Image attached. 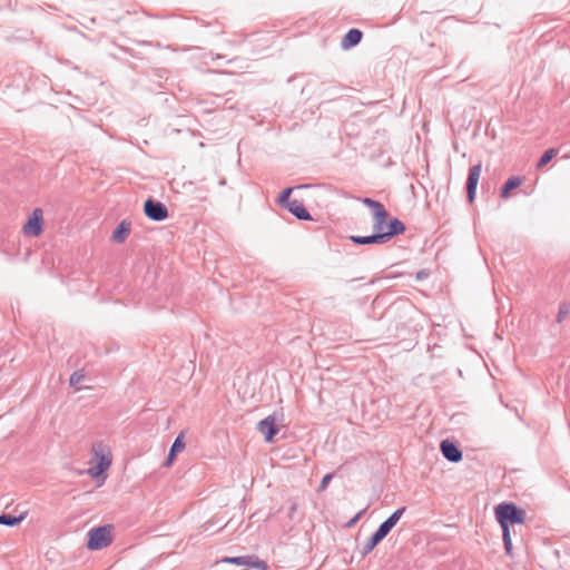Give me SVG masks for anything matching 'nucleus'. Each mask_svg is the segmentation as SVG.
Here are the masks:
<instances>
[{"label":"nucleus","instance_id":"1","mask_svg":"<svg viewBox=\"0 0 570 570\" xmlns=\"http://www.w3.org/2000/svg\"><path fill=\"white\" fill-rule=\"evenodd\" d=\"M495 519L502 529V539L507 554L511 556L512 539L510 524H523L525 522V511L514 503H500L494 510Z\"/></svg>","mask_w":570,"mask_h":570},{"label":"nucleus","instance_id":"2","mask_svg":"<svg viewBox=\"0 0 570 570\" xmlns=\"http://www.w3.org/2000/svg\"><path fill=\"white\" fill-rule=\"evenodd\" d=\"M111 530V525H101L91 529L88 532L87 548L90 550H101L108 547L112 541Z\"/></svg>","mask_w":570,"mask_h":570},{"label":"nucleus","instance_id":"3","mask_svg":"<svg viewBox=\"0 0 570 570\" xmlns=\"http://www.w3.org/2000/svg\"><path fill=\"white\" fill-rule=\"evenodd\" d=\"M145 215L154 222H163L168 217L167 207L153 198H148L144 204Z\"/></svg>","mask_w":570,"mask_h":570},{"label":"nucleus","instance_id":"4","mask_svg":"<svg viewBox=\"0 0 570 570\" xmlns=\"http://www.w3.org/2000/svg\"><path fill=\"white\" fill-rule=\"evenodd\" d=\"M43 224V212L41 208H35L31 216L22 227V232L26 236L37 237L42 232Z\"/></svg>","mask_w":570,"mask_h":570},{"label":"nucleus","instance_id":"5","mask_svg":"<svg viewBox=\"0 0 570 570\" xmlns=\"http://www.w3.org/2000/svg\"><path fill=\"white\" fill-rule=\"evenodd\" d=\"M482 165L481 163L473 165L469 169L468 179H466V195L469 203H473L475 199L476 187L479 183V178L481 175Z\"/></svg>","mask_w":570,"mask_h":570},{"label":"nucleus","instance_id":"6","mask_svg":"<svg viewBox=\"0 0 570 570\" xmlns=\"http://www.w3.org/2000/svg\"><path fill=\"white\" fill-rule=\"evenodd\" d=\"M257 430L264 435V440L266 442H272L275 435L278 433L275 416L268 415L267 417L261 420L257 424Z\"/></svg>","mask_w":570,"mask_h":570},{"label":"nucleus","instance_id":"7","mask_svg":"<svg viewBox=\"0 0 570 570\" xmlns=\"http://www.w3.org/2000/svg\"><path fill=\"white\" fill-rule=\"evenodd\" d=\"M440 450L442 455L452 463H458L462 460V451L450 440H443L440 444Z\"/></svg>","mask_w":570,"mask_h":570},{"label":"nucleus","instance_id":"8","mask_svg":"<svg viewBox=\"0 0 570 570\" xmlns=\"http://www.w3.org/2000/svg\"><path fill=\"white\" fill-rule=\"evenodd\" d=\"M386 228V232L381 234L385 243H387L394 236L403 234L405 230V225L399 218L393 217L389 220Z\"/></svg>","mask_w":570,"mask_h":570},{"label":"nucleus","instance_id":"9","mask_svg":"<svg viewBox=\"0 0 570 570\" xmlns=\"http://www.w3.org/2000/svg\"><path fill=\"white\" fill-rule=\"evenodd\" d=\"M363 38V32L360 29L353 28L350 29L341 41V47L344 50L351 49L357 46Z\"/></svg>","mask_w":570,"mask_h":570},{"label":"nucleus","instance_id":"10","mask_svg":"<svg viewBox=\"0 0 570 570\" xmlns=\"http://www.w3.org/2000/svg\"><path fill=\"white\" fill-rule=\"evenodd\" d=\"M285 209H287L291 214H293L297 219H301V220H311L312 219L309 212L305 208L303 203H301L297 199H293L287 205V207Z\"/></svg>","mask_w":570,"mask_h":570},{"label":"nucleus","instance_id":"11","mask_svg":"<svg viewBox=\"0 0 570 570\" xmlns=\"http://www.w3.org/2000/svg\"><path fill=\"white\" fill-rule=\"evenodd\" d=\"M184 432H180L174 443L171 444L170 449H169V453H168V456L164 463V466H170L177 455V453L181 452L184 449H185V441H184Z\"/></svg>","mask_w":570,"mask_h":570},{"label":"nucleus","instance_id":"12","mask_svg":"<svg viewBox=\"0 0 570 570\" xmlns=\"http://www.w3.org/2000/svg\"><path fill=\"white\" fill-rule=\"evenodd\" d=\"M131 230L130 222L121 220L112 233L111 239L117 244H122L129 236Z\"/></svg>","mask_w":570,"mask_h":570},{"label":"nucleus","instance_id":"13","mask_svg":"<svg viewBox=\"0 0 570 570\" xmlns=\"http://www.w3.org/2000/svg\"><path fill=\"white\" fill-rule=\"evenodd\" d=\"M362 203H363V205H365L366 207H370L373 210V217L377 216V219L389 217V213L382 203L374 200L370 197L363 198Z\"/></svg>","mask_w":570,"mask_h":570},{"label":"nucleus","instance_id":"14","mask_svg":"<svg viewBox=\"0 0 570 570\" xmlns=\"http://www.w3.org/2000/svg\"><path fill=\"white\" fill-rule=\"evenodd\" d=\"M350 239L356 245L385 244L381 234H372L368 236H350Z\"/></svg>","mask_w":570,"mask_h":570},{"label":"nucleus","instance_id":"15","mask_svg":"<svg viewBox=\"0 0 570 570\" xmlns=\"http://www.w3.org/2000/svg\"><path fill=\"white\" fill-rule=\"evenodd\" d=\"M522 184L521 177H510L504 185L501 187L500 196L502 198H508L510 191L518 188Z\"/></svg>","mask_w":570,"mask_h":570},{"label":"nucleus","instance_id":"16","mask_svg":"<svg viewBox=\"0 0 570 570\" xmlns=\"http://www.w3.org/2000/svg\"><path fill=\"white\" fill-rule=\"evenodd\" d=\"M254 559L255 556L226 557L223 562L250 568L253 567Z\"/></svg>","mask_w":570,"mask_h":570},{"label":"nucleus","instance_id":"17","mask_svg":"<svg viewBox=\"0 0 570 570\" xmlns=\"http://www.w3.org/2000/svg\"><path fill=\"white\" fill-rule=\"evenodd\" d=\"M381 541L382 539L374 532L367 542L362 547V557L367 556Z\"/></svg>","mask_w":570,"mask_h":570},{"label":"nucleus","instance_id":"18","mask_svg":"<svg viewBox=\"0 0 570 570\" xmlns=\"http://www.w3.org/2000/svg\"><path fill=\"white\" fill-rule=\"evenodd\" d=\"M22 520H23V515L16 517L12 514H7V513L0 514V524L1 525L14 527V525H18Z\"/></svg>","mask_w":570,"mask_h":570},{"label":"nucleus","instance_id":"19","mask_svg":"<svg viewBox=\"0 0 570 570\" xmlns=\"http://www.w3.org/2000/svg\"><path fill=\"white\" fill-rule=\"evenodd\" d=\"M110 463H111V461L109 458L101 455V458L96 466V470L89 469L90 475L98 476L101 472H104L105 470H107L109 468Z\"/></svg>","mask_w":570,"mask_h":570},{"label":"nucleus","instance_id":"20","mask_svg":"<svg viewBox=\"0 0 570 570\" xmlns=\"http://www.w3.org/2000/svg\"><path fill=\"white\" fill-rule=\"evenodd\" d=\"M556 155H557V149H554V148L547 149L540 157V159L537 164V167L541 168V167L546 166Z\"/></svg>","mask_w":570,"mask_h":570},{"label":"nucleus","instance_id":"21","mask_svg":"<svg viewBox=\"0 0 570 570\" xmlns=\"http://www.w3.org/2000/svg\"><path fill=\"white\" fill-rule=\"evenodd\" d=\"M387 218H381V219H377V216L376 217H373V230H374V234H382V233H385L386 232V225L389 222H386Z\"/></svg>","mask_w":570,"mask_h":570},{"label":"nucleus","instance_id":"22","mask_svg":"<svg viewBox=\"0 0 570 570\" xmlns=\"http://www.w3.org/2000/svg\"><path fill=\"white\" fill-rule=\"evenodd\" d=\"M292 191H293V188L292 187H287L285 189H283V191L279 194L278 204L282 207L286 208L287 205L292 202V199L289 198Z\"/></svg>","mask_w":570,"mask_h":570},{"label":"nucleus","instance_id":"23","mask_svg":"<svg viewBox=\"0 0 570 570\" xmlns=\"http://www.w3.org/2000/svg\"><path fill=\"white\" fill-rule=\"evenodd\" d=\"M392 529L393 527L391 525V523L387 522V520H385L380 524L375 533L383 540Z\"/></svg>","mask_w":570,"mask_h":570},{"label":"nucleus","instance_id":"24","mask_svg":"<svg viewBox=\"0 0 570 570\" xmlns=\"http://www.w3.org/2000/svg\"><path fill=\"white\" fill-rule=\"evenodd\" d=\"M85 380L82 371H75L69 377L70 386L77 387Z\"/></svg>","mask_w":570,"mask_h":570},{"label":"nucleus","instance_id":"25","mask_svg":"<svg viewBox=\"0 0 570 570\" xmlns=\"http://www.w3.org/2000/svg\"><path fill=\"white\" fill-rule=\"evenodd\" d=\"M406 508L405 507H401L399 509H396L386 520L387 522L391 523V525L394 528L395 524L399 522V520L401 519V517L403 515V513L405 512Z\"/></svg>","mask_w":570,"mask_h":570},{"label":"nucleus","instance_id":"26","mask_svg":"<svg viewBox=\"0 0 570 570\" xmlns=\"http://www.w3.org/2000/svg\"><path fill=\"white\" fill-rule=\"evenodd\" d=\"M406 508L405 507H401L399 509H396L386 520L387 522L391 523V525L394 528L395 524L399 522V520L401 519V517L403 515V513L405 512Z\"/></svg>","mask_w":570,"mask_h":570},{"label":"nucleus","instance_id":"27","mask_svg":"<svg viewBox=\"0 0 570 570\" xmlns=\"http://www.w3.org/2000/svg\"><path fill=\"white\" fill-rule=\"evenodd\" d=\"M569 313H570V304L566 303V302L560 304L559 311H558V316H557V322L558 323L563 322V320L569 315Z\"/></svg>","mask_w":570,"mask_h":570},{"label":"nucleus","instance_id":"28","mask_svg":"<svg viewBox=\"0 0 570 570\" xmlns=\"http://www.w3.org/2000/svg\"><path fill=\"white\" fill-rule=\"evenodd\" d=\"M332 479H333V474H332V473H327V474H325V475L323 476V479L321 480V483H320L318 490H320V491H324V490L327 488V485H328V483H330V481H331Z\"/></svg>","mask_w":570,"mask_h":570},{"label":"nucleus","instance_id":"29","mask_svg":"<svg viewBox=\"0 0 570 570\" xmlns=\"http://www.w3.org/2000/svg\"><path fill=\"white\" fill-rule=\"evenodd\" d=\"M252 568H256V569H259V570H268L267 563L265 561L258 559L256 556H255V559H254Z\"/></svg>","mask_w":570,"mask_h":570},{"label":"nucleus","instance_id":"30","mask_svg":"<svg viewBox=\"0 0 570 570\" xmlns=\"http://www.w3.org/2000/svg\"><path fill=\"white\" fill-rule=\"evenodd\" d=\"M296 510H297V503L296 502H292L291 507H289V511H288V517L291 519L293 518V514L296 512Z\"/></svg>","mask_w":570,"mask_h":570},{"label":"nucleus","instance_id":"31","mask_svg":"<svg viewBox=\"0 0 570 570\" xmlns=\"http://www.w3.org/2000/svg\"><path fill=\"white\" fill-rule=\"evenodd\" d=\"M363 511H360L352 520L348 521L347 527H352L356 523V521L361 518Z\"/></svg>","mask_w":570,"mask_h":570},{"label":"nucleus","instance_id":"32","mask_svg":"<svg viewBox=\"0 0 570 570\" xmlns=\"http://www.w3.org/2000/svg\"><path fill=\"white\" fill-rule=\"evenodd\" d=\"M422 277H424L423 272H419V273H417V278H422Z\"/></svg>","mask_w":570,"mask_h":570},{"label":"nucleus","instance_id":"33","mask_svg":"<svg viewBox=\"0 0 570 570\" xmlns=\"http://www.w3.org/2000/svg\"><path fill=\"white\" fill-rule=\"evenodd\" d=\"M96 448H97V445H94V446H92V450H94V452L97 454V449H96Z\"/></svg>","mask_w":570,"mask_h":570}]
</instances>
